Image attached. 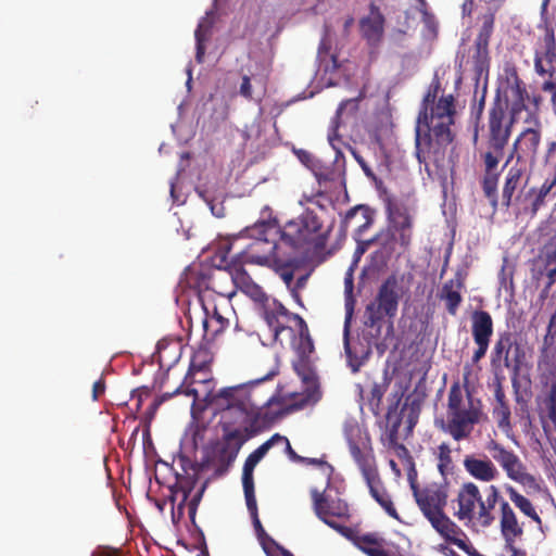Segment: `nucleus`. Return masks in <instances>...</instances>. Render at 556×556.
<instances>
[{"mask_svg": "<svg viewBox=\"0 0 556 556\" xmlns=\"http://www.w3.org/2000/svg\"><path fill=\"white\" fill-rule=\"evenodd\" d=\"M349 451L354 462L357 464L365 481L371 482L378 475V470L372 450L367 446V441L349 446Z\"/></svg>", "mask_w": 556, "mask_h": 556, "instance_id": "21", "label": "nucleus"}, {"mask_svg": "<svg viewBox=\"0 0 556 556\" xmlns=\"http://www.w3.org/2000/svg\"><path fill=\"white\" fill-rule=\"evenodd\" d=\"M505 492L508 494L509 500L514 503V505L527 517L533 520L535 523L541 525L542 520L539 514L536 513L531 501L520 494L514 486L505 485Z\"/></svg>", "mask_w": 556, "mask_h": 556, "instance_id": "31", "label": "nucleus"}, {"mask_svg": "<svg viewBox=\"0 0 556 556\" xmlns=\"http://www.w3.org/2000/svg\"><path fill=\"white\" fill-rule=\"evenodd\" d=\"M105 392V380L101 377L92 386V400L98 401Z\"/></svg>", "mask_w": 556, "mask_h": 556, "instance_id": "56", "label": "nucleus"}, {"mask_svg": "<svg viewBox=\"0 0 556 556\" xmlns=\"http://www.w3.org/2000/svg\"><path fill=\"white\" fill-rule=\"evenodd\" d=\"M464 468L472 478L483 482L493 481L498 476L495 465L485 456L484 458H478L472 455L466 456Z\"/></svg>", "mask_w": 556, "mask_h": 556, "instance_id": "24", "label": "nucleus"}, {"mask_svg": "<svg viewBox=\"0 0 556 556\" xmlns=\"http://www.w3.org/2000/svg\"><path fill=\"white\" fill-rule=\"evenodd\" d=\"M308 275H302L300 276L295 281L293 280V283L288 288L289 290H296L300 291L306 286Z\"/></svg>", "mask_w": 556, "mask_h": 556, "instance_id": "62", "label": "nucleus"}, {"mask_svg": "<svg viewBox=\"0 0 556 556\" xmlns=\"http://www.w3.org/2000/svg\"><path fill=\"white\" fill-rule=\"evenodd\" d=\"M291 319L295 321L299 333H303V332L309 331L306 321L299 314L293 313L291 315Z\"/></svg>", "mask_w": 556, "mask_h": 556, "instance_id": "59", "label": "nucleus"}, {"mask_svg": "<svg viewBox=\"0 0 556 556\" xmlns=\"http://www.w3.org/2000/svg\"><path fill=\"white\" fill-rule=\"evenodd\" d=\"M496 406L493 409V417L497 421V426L501 429L510 427V409L505 400V393L501 386H497L494 392Z\"/></svg>", "mask_w": 556, "mask_h": 556, "instance_id": "33", "label": "nucleus"}, {"mask_svg": "<svg viewBox=\"0 0 556 556\" xmlns=\"http://www.w3.org/2000/svg\"><path fill=\"white\" fill-rule=\"evenodd\" d=\"M513 345H514L513 333H510L508 331L501 332L498 334V339L496 340L493 351H492V355H491L492 366L497 367L503 364L506 368H510L513 366L515 371H517L519 369V362L516 361L515 364L513 365V363L509 358V353H510Z\"/></svg>", "mask_w": 556, "mask_h": 556, "instance_id": "25", "label": "nucleus"}, {"mask_svg": "<svg viewBox=\"0 0 556 556\" xmlns=\"http://www.w3.org/2000/svg\"><path fill=\"white\" fill-rule=\"evenodd\" d=\"M387 214L389 222L387 232L379 233L377 239L381 240L384 247L399 243L407 249L412 243L414 227V218L408 207L403 203L389 201Z\"/></svg>", "mask_w": 556, "mask_h": 556, "instance_id": "11", "label": "nucleus"}, {"mask_svg": "<svg viewBox=\"0 0 556 556\" xmlns=\"http://www.w3.org/2000/svg\"><path fill=\"white\" fill-rule=\"evenodd\" d=\"M313 501V510L317 518L325 525L336 530L339 534L348 540H353L354 530L350 527L339 523L336 519L349 520L350 508L348 503L339 497H332L326 490L318 491L313 489L311 491Z\"/></svg>", "mask_w": 556, "mask_h": 556, "instance_id": "10", "label": "nucleus"}, {"mask_svg": "<svg viewBox=\"0 0 556 556\" xmlns=\"http://www.w3.org/2000/svg\"><path fill=\"white\" fill-rule=\"evenodd\" d=\"M279 438L277 435H271L267 441L261 444L256 450H254L245 459L242 470V480L245 481H254L253 471L255 466L261 462V459L267 454V452L277 443Z\"/></svg>", "mask_w": 556, "mask_h": 556, "instance_id": "27", "label": "nucleus"}, {"mask_svg": "<svg viewBox=\"0 0 556 556\" xmlns=\"http://www.w3.org/2000/svg\"><path fill=\"white\" fill-rule=\"evenodd\" d=\"M273 309L279 317H286L288 319H291V315L293 313L289 312L281 303L274 301V307Z\"/></svg>", "mask_w": 556, "mask_h": 556, "instance_id": "60", "label": "nucleus"}, {"mask_svg": "<svg viewBox=\"0 0 556 556\" xmlns=\"http://www.w3.org/2000/svg\"><path fill=\"white\" fill-rule=\"evenodd\" d=\"M481 27L475 40L473 60L477 66L482 67L489 58V43L494 30L495 12L488 9L485 13L479 16Z\"/></svg>", "mask_w": 556, "mask_h": 556, "instance_id": "19", "label": "nucleus"}, {"mask_svg": "<svg viewBox=\"0 0 556 556\" xmlns=\"http://www.w3.org/2000/svg\"><path fill=\"white\" fill-rule=\"evenodd\" d=\"M412 490L418 508L431 527L446 542L467 552L466 542L459 538L465 535L464 531L445 514L448 497L446 488L440 484H430L419 489L413 484Z\"/></svg>", "mask_w": 556, "mask_h": 556, "instance_id": "4", "label": "nucleus"}, {"mask_svg": "<svg viewBox=\"0 0 556 556\" xmlns=\"http://www.w3.org/2000/svg\"><path fill=\"white\" fill-rule=\"evenodd\" d=\"M555 186L556 176H554L553 178H547L540 188H536V193L546 199Z\"/></svg>", "mask_w": 556, "mask_h": 556, "instance_id": "53", "label": "nucleus"}, {"mask_svg": "<svg viewBox=\"0 0 556 556\" xmlns=\"http://www.w3.org/2000/svg\"><path fill=\"white\" fill-rule=\"evenodd\" d=\"M401 425V419L399 416H395L392 414V412L388 413V428L386 432V440L388 442V445L390 447H396L399 446V428ZM400 447L404 448L403 445H400Z\"/></svg>", "mask_w": 556, "mask_h": 556, "instance_id": "45", "label": "nucleus"}, {"mask_svg": "<svg viewBox=\"0 0 556 556\" xmlns=\"http://www.w3.org/2000/svg\"><path fill=\"white\" fill-rule=\"evenodd\" d=\"M486 450L493 459L505 470L508 478L522 484L534 482V478L526 472L522 463L513 451L506 450L493 440L488 444Z\"/></svg>", "mask_w": 556, "mask_h": 556, "instance_id": "16", "label": "nucleus"}, {"mask_svg": "<svg viewBox=\"0 0 556 556\" xmlns=\"http://www.w3.org/2000/svg\"><path fill=\"white\" fill-rule=\"evenodd\" d=\"M529 178L526 176L525 167L519 166L518 164L509 167L505 175L501 202L497 200V205H501L506 211L513 205L521 206L525 197L523 190ZM496 210L497 208H493L494 212Z\"/></svg>", "mask_w": 556, "mask_h": 556, "instance_id": "15", "label": "nucleus"}, {"mask_svg": "<svg viewBox=\"0 0 556 556\" xmlns=\"http://www.w3.org/2000/svg\"><path fill=\"white\" fill-rule=\"evenodd\" d=\"M500 503V529L504 541L518 540L523 535V528L519 523L517 516L505 500L498 501Z\"/></svg>", "mask_w": 556, "mask_h": 556, "instance_id": "22", "label": "nucleus"}, {"mask_svg": "<svg viewBox=\"0 0 556 556\" xmlns=\"http://www.w3.org/2000/svg\"><path fill=\"white\" fill-rule=\"evenodd\" d=\"M236 432H229L212 444L205 452L201 468L213 469L216 477L227 473L244 444L243 440H236Z\"/></svg>", "mask_w": 556, "mask_h": 556, "instance_id": "12", "label": "nucleus"}, {"mask_svg": "<svg viewBox=\"0 0 556 556\" xmlns=\"http://www.w3.org/2000/svg\"><path fill=\"white\" fill-rule=\"evenodd\" d=\"M305 464L318 465L326 469V475L329 478L333 472V467L329 465L327 462L317 459V458H306Z\"/></svg>", "mask_w": 556, "mask_h": 556, "instance_id": "57", "label": "nucleus"}, {"mask_svg": "<svg viewBox=\"0 0 556 556\" xmlns=\"http://www.w3.org/2000/svg\"><path fill=\"white\" fill-rule=\"evenodd\" d=\"M343 434L349 446L356 443H363L364 441H369L368 437H363L358 422L353 419L344 422Z\"/></svg>", "mask_w": 556, "mask_h": 556, "instance_id": "41", "label": "nucleus"}, {"mask_svg": "<svg viewBox=\"0 0 556 556\" xmlns=\"http://www.w3.org/2000/svg\"><path fill=\"white\" fill-rule=\"evenodd\" d=\"M534 71L544 79H556V38L552 28H546L534 50Z\"/></svg>", "mask_w": 556, "mask_h": 556, "instance_id": "14", "label": "nucleus"}, {"mask_svg": "<svg viewBox=\"0 0 556 556\" xmlns=\"http://www.w3.org/2000/svg\"><path fill=\"white\" fill-rule=\"evenodd\" d=\"M283 280L288 288L293 283L296 261L294 258L281 260L276 257L268 266Z\"/></svg>", "mask_w": 556, "mask_h": 556, "instance_id": "34", "label": "nucleus"}, {"mask_svg": "<svg viewBox=\"0 0 556 556\" xmlns=\"http://www.w3.org/2000/svg\"><path fill=\"white\" fill-rule=\"evenodd\" d=\"M274 374H268L261 379H256L247 383L226 387L215 394H208L206 400L220 410L219 420L223 434L236 432V440L245 441L257 434L264 429L269 428L274 421L285 414H289L302 409L313 403H308L312 394H307L301 399L299 403H282L281 409L275 414L263 412L260 403L271 405L273 396L267 399H258L256 388L265 380L271 378Z\"/></svg>", "mask_w": 556, "mask_h": 556, "instance_id": "1", "label": "nucleus"}, {"mask_svg": "<svg viewBox=\"0 0 556 556\" xmlns=\"http://www.w3.org/2000/svg\"><path fill=\"white\" fill-rule=\"evenodd\" d=\"M343 343L344 351L349 359V364L352 367L353 371H357L359 367L363 365L364 361L369 355L368 348H365L362 344H358L361 351L357 350L356 345H352L350 341V317H346L344 321V330H343Z\"/></svg>", "mask_w": 556, "mask_h": 556, "instance_id": "26", "label": "nucleus"}, {"mask_svg": "<svg viewBox=\"0 0 556 556\" xmlns=\"http://www.w3.org/2000/svg\"><path fill=\"white\" fill-rule=\"evenodd\" d=\"M274 435H277L279 438L276 444L285 445V451L291 460L295 463L305 462L306 457H302L294 452L287 437L281 435L279 433H275Z\"/></svg>", "mask_w": 556, "mask_h": 556, "instance_id": "49", "label": "nucleus"}, {"mask_svg": "<svg viewBox=\"0 0 556 556\" xmlns=\"http://www.w3.org/2000/svg\"><path fill=\"white\" fill-rule=\"evenodd\" d=\"M352 541L368 556H395L383 548V540L379 539L376 534L368 533L361 536L354 534Z\"/></svg>", "mask_w": 556, "mask_h": 556, "instance_id": "29", "label": "nucleus"}, {"mask_svg": "<svg viewBox=\"0 0 556 556\" xmlns=\"http://www.w3.org/2000/svg\"><path fill=\"white\" fill-rule=\"evenodd\" d=\"M384 391H386V389L378 383H375L371 387V390H370V402L371 403H369V404L375 413H377V410L379 408L380 401L384 394Z\"/></svg>", "mask_w": 556, "mask_h": 556, "instance_id": "50", "label": "nucleus"}, {"mask_svg": "<svg viewBox=\"0 0 556 556\" xmlns=\"http://www.w3.org/2000/svg\"><path fill=\"white\" fill-rule=\"evenodd\" d=\"M350 105L353 108H356V104L353 100H346V101L341 102L340 105L338 106V109L336 111V115L332 119L331 130L328 134V140H329L330 144L332 146V148L336 150H338L336 141H339L338 128L340 126V119L343 114V111Z\"/></svg>", "mask_w": 556, "mask_h": 556, "instance_id": "42", "label": "nucleus"}, {"mask_svg": "<svg viewBox=\"0 0 556 556\" xmlns=\"http://www.w3.org/2000/svg\"><path fill=\"white\" fill-rule=\"evenodd\" d=\"M252 521H253V526H254V529H255L257 535L258 536L265 535L266 533H265V530H264V528H263V526H262V523L260 521L258 516H254L252 518Z\"/></svg>", "mask_w": 556, "mask_h": 556, "instance_id": "64", "label": "nucleus"}, {"mask_svg": "<svg viewBox=\"0 0 556 556\" xmlns=\"http://www.w3.org/2000/svg\"><path fill=\"white\" fill-rule=\"evenodd\" d=\"M485 500L482 498L478 485L473 482H465L458 489L456 498L453 500L454 517L466 525L472 523L481 528H489L494 522L493 509L501 495L496 485H489L484 490Z\"/></svg>", "mask_w": 556, "mask_h": 556, "instance_id": "5", "label": "nucleus"}, {"mask_svg": "<svg viewBox=\"0 0 556 556\" xmlns=\"http://www.w3.org/2000/svg\"><path fill=\"white\" fill-rule=\"evenodd\" d=\"M544 204L545 198L536 193V188H530L525 193L523 202L519 207V212L534 216Z\"/></svg>", "mask_w": 556, "mask_h": 556, "instance_id": "39", "label": "nucleus"}, {"mask_svg": "<svg viewBox=\"0 0 556 556\" xmlns=\"http://www.w3.org/2000/svg\"><path fill=\"white\" fill-rule=\"evenodd\" d=\"M527 99H529V94L526 85L516 76L514 81L508 85L505 99L503 100L497 96L489 110L485 147L480 153V157L484 164V175L481 187L483 194L494 210L497 206V186L500 178L496 168L505 156V150L511 135L514 122L518 115L527 109Z\"/></svg>", "mask_w": 556, "mask_h": 556, "instance_id": "2", "label": "nucleus"}, {"mask_svg": "<svg viewBox=\"0 0 556 556\" xmlns=\"http://www.w3.org/2000/svg\"><path fill=\"white\" fill-rule=\"evenodd\" d=\"M192 491V486H185L182 483H179L175 491H173L176 495L181 493V501L177 505V510L179 514H182V508L187 504L188 514L191 519L194 518L199 503L202 497L203 489L197 492L190 500V493Z\"/></svg>", "mask_w": 556, "mask_h": 556, "instance_id": "32", "label": "nucleus"}, {"mask_svg": "<svg viewBox=\"0 0 556 556\" xmlns=\"http://www.w3.org/2000/svg\"><path fill=\"white\" fill-rule=\"evenodd\" d=\"M280 225L277 219L260 220L247 227L236 240L250 238L252 241L231 257L243 261L245 264H255L268 267L278 256L277 249L280 242Z\"/></svg>", "mask_w": 556, "mask_h": 556, "instance_id": "6", "label": "nucleus"}, {"mask_svg": "<svg viewBox=\"0 0 556 556\" xmlns=\"http://www.w3.org/2000/svg\"><path fill=\"white\" fill-rule=\"evenodd\" d=\"M243 491H244V497L248 510L253 518L254 516H258L257 511V504L255 498V492H254V481H245L242 480Z\"/></svg>", "mask_w": 556, "mask_h": 556, "instance_id": "47", "label": "nucleus"}, {"mask_svg": "<svg viewBox=\"0 0 556 556\" xmlns=\"http://www.w3.org/2000/svg\"><path fill=\"white\" fill-rule=\"evenodd\" d=\"M172 348L175 350V352H177L179 350V346L177 343H174L172 345ZM169 349H170L169 344H165L163 342L157 343V359H159L161 366H163L165 364L166 358H167V352Z\"/></svg>", "mask_w": 556, "mask_h": 556, "instance_id": "51", "label": "nucleus"}, {"mask_svg": "<svg viewBox=\"0 0 556 556\" xmlns=\"http://www.w3.org/2000/svg\"><path fill=\"white\" fill-rule=\"evenodd\" d=\"M480 403H473L469 392L465 402L459 382H454L448 391L447 421L442 424L443 431L455 441L465 440L472 432L473 426L480 421Z\"/></svg>", "mask_w": 556, "mask_h": 556, "instance_id": "8", "label": "nucleus"}, {"mask_svg": "<svg viewBox=\"0 0 556 556\" xmlns=\"http://www.w3.org/2000/svg\"><path fill=\"white\" fill-rule=\"evenodd\" d=\"M442 85L438 73H434L433 78L421 100V103H429L438 100L442 92Z\"/></svg>", "mask_w": 556, "mask_h": 556, "instance_id": "48", "label": "nucleus"}, {"mask_svg": "<svg viewBox=\"0 0 556 556\" xmlns=\"http://www.w3.org/2000/svg\"><path fill=\"white\" fill-rule=\"evenodd\" d=\"M517 540L504 541L505 551L510 553V556H527L526 551L516 546Z\"/></svg>", "mask_w": 556, "mask_h": 556, "instance_id": "55", "label": "nucleus"}, {"mask_svg": "<svg viewBox=\"0 0 556 556\" xmlns=\"http://www.w3.org/2000/svg\"><path fill=\"white\" fill-rule=\"evenodd\" d=\"M207 351L206 350H199L197 351L190 362L188 374L185 377L184 382L180 386H186V388H191L190 386L194 382L191 380V377L195 372L203 371L207 368Z\"/></svg>", "mask_w": 556, "mask_h": 556, "instance_id": "37", "label": "nucleus"}, {"mask_svg": "<svg viewBox=\"0 0 556 556\" xmlns=\"http://www.w3.org/2000/svg\"><path fill=\"white\" fill-rule=\"evenodd\" d=\"M330 229H324L318 214L306 208L298 218L280 226V243L293 251L321 250L326 247Z\"/></svg>", "mask_w": 556, "mask_h": 556, "instance_id": "7", "label": "nucleus"}, {"mask_svg": "<svg viewBox=\"0 0 556 556\" xmlns=\"http://www.w3.org/2000/svg\"><path fill=\"white\" fill-rule=\"evenodd\" d=\"M331 49L330 41L327 39V35L320 40L319 47H318V58L320 60L324 59L325 55L329 53Z\"/></svg>", "mask_w": 556, "mask_h": 556, "instance_id": "58", "label": "nucleus"}, {"mask_svg": "<svg viewBox=\"0 0 556 556\" xmlns=\"http://www.w3.org/2000/svg\"><path fill=\"white\" fill-rule=\"evenodd\" d=\"M176 394H185L187 396L193 397V405L195 404L198 400V391L194 388H185L182 389V386H179L174 392L169 393H163L162 395L155 397L153 402L150 404L148 410H147V418L152 419L154 415L156 414L159 407L167 400L172 399Z\"/></svg>", "mask_w": 556, "mask_h": 556, "instance_id": "35", "label": "nucleus"}, {"mask_svg": "<svg viewBox=\"0 0 556 556\" xmlns=\"http://www.w3.org/2000/svg\"><path fill=\"white\" fill-rule=\"evenodd\" d=\"M546 263L548 266L555 265L553 269H551V276L556 273V244L553 249L548 250L546 253Z\"/></svg>", "mask_w": 556, "mask_h": 556, "instance_id": "61", "label": "nucleus"}, {"mask_svg": "<svg viewBox=\"0 0 556 556\" xmlns=\"http://www.w3.org/2000/svg\"><path fill=\"white\" fill-rule=\"evenodd\" d=\"M294 349L296 351L298 357H309L314 352V342L309 334V331L299 333L294 342Z\"/></svg>", "mask_w": 556, "mask_h": 556, "instance_id": "46", "label": "nucleus"}, {"mask_svg": "<svg viewBox=\"0 0 556 556\" xmlns=\"http://www.w3.org/2000/svg\"><path fill=\"white\" fill-rule=\"evenodd\" d=\"M232 247L233 243H229L225 247V255L222 261L225 263L224 270L230 276L235 289L244 293L255 303L264 304L268 302V296L263 288L258 286L245 270V263L231 256L229 260L227 258V254L230 253Z\"/></svg>", "mask_w": 556, "mask_h": 556, "instance_id": "13", "label": "nucleus"}, {"mask_svg": "<svg viewBox=\"0 0 556 556\" xmlns=\"http://www.w3.org/2000/svg\"><path fill=\"white\" fill-rule=\"evenodd\" d=\"M471 333L477 344L472 362L478 363L485 356L493 336V319L489 312L477 309L471 314Z\"/></svg>", "mask_w": 556, "mask_h": 556, "instance_id": "17", "label": "nucleus"}, {"mask_svg": "<svg viewBox=\"0 0 556 556\" xmlns=\"http://www.w3.org/2000/svg\"><path fill=\"white\" fill-rule=\"evenodd\" d=\"M358 215H361V219L357 222L356 232L358 236H361L374 223L372 214L367 206L357 205L355 207L350 208L346 212L342 224L345 228H348L353 224V220L357 218Z\"/></svg>", "mask_w": 556, "mask_h": 556, "instance_id": "30", "label": "nucleus"}, {"mask_svg": "<svg viewBox=\"0 0 556 556\" xmlns=\"http://www.w3.org/2000/svg\"><path fill=\"white\" fill-rule=\"evenodd\" d=\"M229 325V320L214 308L212 316H207L203 321L204 333L206 337L215 338L223 332Z\"/></svg>", "mask_w": 556, "mask_h": 556, "instance_id": "36", "label": "nucleus"}, {"mask_svg": "<svg viewBox=\"0 0 556 556\" xmlns=\"http://www.w3.org/2000/svg\"><path fill=\"white\" fill-rule=\"evenodd\" d=\"M240 94L245 98L247 100H252V86H251V79L249 76L244 75L242 77V83L239 90Z\"/></svg>", "mask_w": 556, "mask_h": 556, "instance_id": "54", "label": "nucleus"}, {"mask_svg": "<svg viewBox=\"0 0 556 556\" xmlns=\"http://www.w3.org/2000/svg\"><path fill=\"white\" fill-rule=\"evenodd\" d=\"M456 99L454 94L442 93L438 100L420 103L415 129L416 157L426 167L432 162L441 166L447 147L454 140L452 126L456 117Z\"/></svg>", "mask_w": 556, "mask_h": 556, "instance_id": "3", "label": "nucleus"}, {"mask_svg": "<svg viewBox=\"0 0 556 556\" xmlns=\"http://www.w3.org/2000/svg\"><path fill=\"white\" fill-rule=\"evenodd\" d=\"M451 454L447 443L443 442L438 446V469L442 476H446L454 468Z\"/></svg>", "mask_w": 556, "mask_h": 556, "instance_id": "43", "label": "nucleus"}, {"mask_svg": "<svg viewBox=\"0 0 556 556\" xmlns=\"http://www.w3.org/2000/svg\"><path fill=\"white\" fill-rule=\"evenodd\" d=\"M150 396V390L144 388L142 390L137 391V395H134L132 397H137V409H139L142 405V402L144 399H148Z\"/></svg>", "mask_w": 556, "mask_h": 556, "instance_id": "63", "label": "nucleus"}, {"mask_svg": "<svg viewBox=\"0 0 556 556\" xmlns=\"http://www.w3.org/2000/svg\"><path fill=\"white\" fill-rule=\"evenodd\" d=\"M293 368L296 374L301 377L308 388L313 387L316 389V374L312 367L309 357H298L293 363Z\"/></svg>", "mask_w": 556, "mask_h": 556, "instance_id": "40", "label": "nucleus"}, {"mask_svg": "<svg viewBox=\"0 0 556 556\" xmlns=\"http://www.w3.org/2000/svg\"><path fill=\"white\" fill-rule=\"evenodd\" d=\"M408 289L404 285V277L397 274L389 275L379 286L374 300L366 306L365 325L377 328L380 332L381 323L384 318L390 321V329H393V319L397 314L399 304Z\"/></svg>", "mask_w": 556, "mask_h": 556, "instance_id": "9", "label": "nucleus"}, {"mask_svg": "<svg viewBox=\"0 0 556 556\" xmlns=\"http://www.w3.org/2000/svg\"><path fill=\"white\" fill-rule=\"evenodd\" d=\"M535 125L538 128L529 127L525 129L514 142V152L508 156L505 166L510 162L514 157V153L517 154V163L518 164L522 159L534 161L540 142H541V130L540 124L535 121Z\"/></svg>", "mask_w": 556, "mask_h": 556, "instance_id": "18", "label": "nucleus"}, {"mask_svg": "<svg viewBox=\"0 0 556 556\" xmlns=\"http://www.w3.org/2000/svg\"><path fill=\"white\" fill-rule=\"evenodd\" d=\"M542 90L544 92H549L552 94V105L553 110L556 113V79H546L542 84Z\"/></svg>", "mask_w": 556, "mask_h": 556, "instance_id": "52", "label": "nucleus"}, {"mask_svg": "<svg viewBox=\"0 0 556 556\" xmlns=\"http://www.w3.org/2000/svg\"><path fill=\"white\" fill-rule=\"evenodd\" d=\"M369 488L370 495L375 501L384 509V511L392 518L400 520L396 508L393 505L392 498L389 493L382 488L379 475H377L371 482H366Z\"/></svg>", "mask_w": 556, "mask_h": 556, "instance_id": "28", "label": "nucleus"}, {"mask_svg": "<svg viewBox=\"0 0 556 556\" xmlns=\"http://www.w3.org/2000/svg\"><path fill=\"white\" fill-rule=\"evenodd\" d=\"M212 25L207 23L205 20L199 23L195 31V42H197V53L195 60L198 63H202L205 54V42L208 40L211 36Z\"/></svg>", "mask_w": 556, "mask_h": 556, "instance_id": "38", "label": "nucleus"}, {"mask_svg": "<svg viewBox=\"0 0 556 556\" xmlns=\"http://www.w3.org/2000/svg\"><path fill=\"white\" fill-rule=\"evenodd\" d=\"M265 304L266 302L262 304L264 306V319L266 320L269 328L273 330L275 340L277 341L279 334L283 331H289L290 333H292L293 329L291 327L280 324L279 316L275 313L273 308H267Z\"/></svg>", "mask_w": 556, "mask_h": 556, "instance_id": "44", "label": "nucleus"}, {"mask_svg": "<svg viewBox=\"0 0 556 556\" xmlns=\"http://www.w3.org/2000/svg\"><path fill=\"white\" fill-rule=\"evenodd\" d=\"M363 37L370 46H377L383 36L384 16L379 8L374 3L370 4L369 14L359 22Z\"/></svg>", "mask_w": 556, "mask_h": 556, "instance_id": "20", "label": "nucleus"}, {"mask_svg": "<svg viewBox=\"0 0 556 556\" xmlns=\"http://www.w3.org/2000/svg\"><path fill=\"white\" fill-rule=\"evenodd\" d=\"M464 288V280L459 274L455 278L445 281L438 294L441 301H444L447 313L452 316L457 314V311L463 302L460 290Z\"/></svg>", "mask_w": 556, "mask_h": 556, "instance_id": "23", "label": "nucleus"}]
</instances>
